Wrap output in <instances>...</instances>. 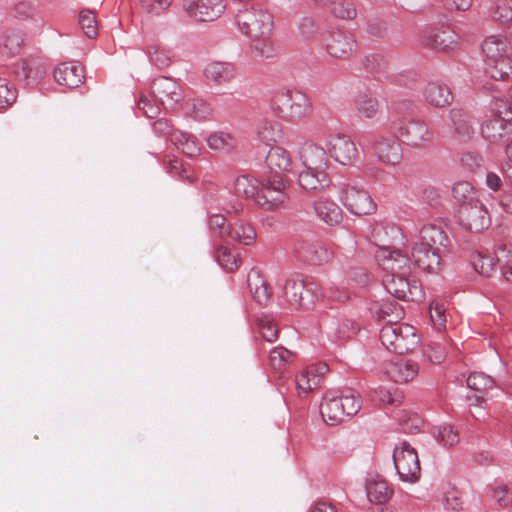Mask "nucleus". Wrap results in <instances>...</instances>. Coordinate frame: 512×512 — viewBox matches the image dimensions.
I'll use <instances>...</instances> for the list:
<instances>
[{
    "label": "nucleus",
    "mask_w": 512,
    "mask_h": 512,
    "mask_svg": "<svg viewBox=\"0 0 512 512\" xmlns=\"http://www.w3.org/2000/svg\"><path fill=\"white\" fill-rule=\"evenodd\" d=\"M393 461L402 482L416 483L421 477L418 453L408 442L403 441L394 448Z\"/></svg>",
    "instance_id": "0eeeda50"
},
{
    "label": "nucleus",
    "mask_w": 512,
    "mask_h": 512,
    "mask_svg": "<svg viewBox=\"0 0 512 512\" xmlns=\"http://www.w3.org/2000/svg\"><path fill=\"white\" fill-rule=\"evenodd\" d=\"M151 92L166 109H175L183 99L182 88L169 77L155 79L151 85Z\"/></svg>",
    "instance_id": "4468645a"
},
{
    "label": "nucleus",
    "mask_w": 512,
    "mask_h": 512,
    "mask_svg": "<svg viewBox=\"0 0 512 512\" xmlns=\"http://www.w3.org/2000/svg\"><path fill=\"white\" fill-rule=\"evenodd\" d=\"M137 108L148 118H155L160 112L158 103L144 94L140 96L137 102Z\"/></svg>",
    "instance_id": "774afa93"
},
{
    "label": "nucleus",
    "mask_w": 512,
    "mask_h": 512,
    "mask_svg": "<svg viewBox=\"0 0 512 512\" xmlns=\"http://www.w3.org/2000/svg\"><path fill=\"white\" fill-rule=\"evenodd\" d=\"M236 22L239 29L249 37L271 35L274 26L273 15L262 7L240 10Z\"/></svg>",
    "instance_id": "39448f33"
},
{
    "label": "nucleus",
    "mask_w": 512,
    "mask_h": 512,
    "mask_svg": "<svg viewBox=\"0 0 512 512\" xmlns=\"http://www.w3.org/2000/svg\"><path fill=\"white\" fill-rule=\"evenodd\" d=\"M394 130L404 144L413 148L428 147L434 139V133L428 124L419 119L399 123Z\"/></svg>",
    "instance_id": "1a4fd4ad"
},
{
    "label": "nucleus",
    "mask_w": 512,
    "mask_h": 512,
    "mask_svg": "<svg viewBox=\"0 0 512 512\" xmlns=\"http://www.w3.org/2000/svg\"><path fill=\"white\" fill-rule=\"evenodd\" d=\"M208 146L216 151H230L236 145L235 138L226 132H214L207 138Z\"/></svg>",
    "instance_id": "de8ad7c7"
},
{
    "label": "nucleus",
    "mask_w": 512,
    "mask_h": 512,
    "mask_svg": "<svg viewBox=\"0 0 512 512\" xmlns=\"http://www.w3.org/2000/svg\"><path fill=\"white\" fill-rule=\"evenodd\" d=\"M173 0H140L142 10L150 15L159 16L172 4Z\"/></svg>",
    "instance_id": "680f3d73"
},
{
    "label": "nucleus",
    "mask_w": 512,
    "mask_h": 512,
    "mask_svg": "<svg viewBox=\"0 0 512 512\" xmlns=\"http://www.w3.org/2000/svg\"><path fill=\"white\" fill-rule=\"evenodd\" d=\"M150 61L157 67L163 68L171 62L170 50L160 47L158 44L151 45L148 49Z\"/></svg>",
    "instance_id": "6e6d98bb"
},
{
    "label": "nucleus",
    "mask_w": 512,
    "mask_h": 512,
    "mask_svg": "<svg viewBox=\"0 0 512 512\" xmlns=\"http://www.w3.org/2000/svg\"><path fill=\"white\" fill-rule=\"evenodd\" d=\"M299 157L305 169L326 172L329 161L326 150L321 146L305 143L299 151Z\"/></svg>",
    "instance_id": "6ab92c4d"
},
{
    "label": "nucleus",
    "mask_w": 512,
    "mask_h": 512,
    "mask_svg": "<svg viewBox=\"0 0 512 512\" xmlns=\"http://www.w3.org/2000/svg\"><path fill=\"white\" fill-rule=\"evenodd\" d=\"M365 489L369 501L376 504L386 503L394 494L392 486L379 475L367 478Z\"/></svg>",
    "instance_id": "393cba45"
},
{
    "label": "nucleus",
    "mask_w": 512,
    "mask_h": 512,
    "mask_svg": "<svg viewBox=\"0 0 512 512\" xmlns=\"http://www.w3.org/2000/svg\"><path fill=\"white\" fill-rule=\"evenodd\" d=\"M172 144L189 157L197 156L201 150L199 141L193 135L182 131L173 135Z\"/></svg>",
    "instance_id": "79ce46f5"
},
{
    "label": "nucleus",
    "mask_w": 512,
    "mask_h": 512,
    "mask_svg": "<svg viewBox=\"0 0 512 512\" xmlns=\"http://www.w3.org/2000/svg\"><path fill=\"white\" fill-rule=\"evenodd\" d=\"M287 180L281 175H275L262 184L256 198V204L266 210L282 207L288 199L285 189Z\"/></svg>",
    "instance_id": "9d476101"
},
{
    "label": "nucleus",
    "mask_w": 512,
    "mask_h": 512,
    "mask_svg": "<svg viewBox=\"0 0 512 512\" xmlns=\"http://www.w3.org/2000/svg\"><path fill=\"white\" fill-rule=\"evenodd\" d=\"M305 290V281L298 278H289L284 285V297L293 306L301 303V295Z\"/></svg>",
    "instance_id": "a18cd8bd"
},
{
    "label": "nucleus",
    "mask_w": 512,
    "mask_h": 512,
    "mask_svg": "<svg viewBox=\"0 0 512 512\" xmlns=\"http://www.w3.org/2000/svg\"><path fill=\"white\" fill-rule=\"evenodd\" d=\"M298 182L305 190H317L328 186L329 177L326 172H317L304 168V170L299 174Z\"/></svg>",
    "instance_id": "4c0bfd02"
},
{
    "label": "nucleus",
    "mask_w": 512,
    "mask_h": 512,
    "mask_svg": "<svg viewBox=\"0 0 512 512\" xmlns=\"http://www.w3.org/2000/svg\"><path fill=\"white\" fill-rule=\"evenodd\" d=\"M424 97L430 105L435 107H445L453 99L449 87L439 82H429L424 90Z\"/></svg>",
    "instance_id": "7c9ffc66"
},
{
    "label": "nucleus",
    "mask_w": 512,
    "mask_h": 512,
    "mask_svg": "<svg viewBox=\"0 0 512 512\" xmlns=\"http://www.w3.org/2000/svg\"><path fill=\"white\" fill-rule=\"evenodd\" d=\"M266 162L268 167L279 172H289L292 168V159L287 150L282 147H272L267 155Z\"/></svg>",
    "instance_id": "c9c22d12"
},
{
    "label": "nucleus",
    "mask_w": 512,
    "mask_h": 512,
    "mask_svg": "<svg viewBox=\"0 0 512 512\" xmlns=\"http://www.w3.org/2000/svg\"><path fill=\"white\" fill-rule=\"evenodd\" d=\"M379 339L388 351L396 354L413 351L420 342L416 329L409 324L400 322L383 326Z\"/></svg>",
    "instance_id": "20e7f679"
},
{
    "label": "nucleus",
    "mask_w": 512,
    "mask_h": 512,
    "mask_svg": "<svg viewBox=\"0 0 512 512\" xmlns=\"http://www.w3.org/2000/svg\"><path fill=\"white\" fill-rule=\"evenodd\" d=\"M452 194L454 199L460 204V207L470 204V202L478 201L474 188L467 181L456 182L453 186Z\"/></svg>",
    "instance_id": "49530a36"
},
{
    "label": "nucleus",
    "mask_w": 512,
    "mask_h": 512,
    "mask_svg": "<svg viewBox=\"0 0 512 512\" xmlns=\"http://www.w3.org/2000/svg\"><path fill=\"white\" fill-rule=\"evenodd\" d=\"M482 136L491 143H499L512 134V122L490 116L481 124Z\"/></svg>",
    "instance_id": "4be33fe9"
},
{
    "label": "nucleus",
    "mask_w": 512,
    "mask_h": 512,
    "mask_svg": "<svg viewBox=\"0 0 512 512\" xmlns=\"http://www.w3.org/2000/svg\"><path fill=\"white\" fill-rule=\"evenodd\" d=\"M418 365L414 361L397 359L385 364V374L396 383H407L418 374Z\"/></svg>",
    "instance_id": "412c9836"
},
{
    "label": "nucleus",
    "mask_w": 512,
    "mask_h": 512,
    "mask_svg": "<svg viewBox=\"0 0 512 512\" xmlns=\"http://www.w3.org/2000/svg\"><path fill=\"white\" fill-rule=\"evenodd\" d=\"M378 265L385 274L411 273L412 263L408 255L390 247H380L375 254Z\"/></svg>",
    "instance_id": "f8f14e48"
},
{
    "label": "nucleus",
    "mask_w": 512,
    "mask_h": 512,
    "mask_svg": "<svg viewBox=\"0 0 512 512\" xmlns=\"http://www.w3.org/2000/svg\"><path fill=\"white\" fill-rule=\"evenodd\" d=\"M79 23L88 38H95L97 36V21L92 11H82L79 15Z\"/></svg>",
    "instance_id": "bf43d9fd"
},
{
    "label": "nucleus",
    "mask_w": 512,
    "mask_h": 512,
    "mask_svg": "<svg viewBox=\"0 0 512 512\" xmlns=\"http://www.w3.org/2000/svg\"><path fill=\"white\" fill-rule=\"evenodd\" d=\"M494 385L493 378L482 372L471 373L467 378V386L475 391H487L492 389Z\"/></svg>",
    "instance_id": "864d4df0"
},
{
    "label": "nucleus",
    "mask_w": 512,
    "mask_h": 512,
    "mask_svg": "<svg viewBox=\"0 0 512 512\" xmlns=\"http://www.w3.org/2000/svg\"><path fill=\"white\" fill-rule=\"evenodd\" d=\"M361 408V399L352 390H345L340 395L328 393L320 406L321 415L326 423L335 425L354 416Z\"/></svg>",
    "instance_id": "7ed1b4c3"
},
{
    "label": "nucleus",
    "mask_w": 512,
    "mask_h": 512,
    "mask_svg": "<svg viewBox=\"0 0 512 512\" xmlns=\"http://www.w3.org/2000/svg\"><path fill=\"white\" fill-rule=\"evenodd\" d=\"M491 116L512 122V105L504 99H495L492 104Z\"/></svg>",
    "instance_id": "69168bd1"
},
{
    "label": "nucleus",
    "mask_w": 512,
    "mask_h": 512,
    "mask_svg": "<svg viewBox=\"0 0 512 512\" xmlns=\"http://www.w3.org/2000/svg\"><path fill=\"white\" fill-rule=\"evenodd\" d=\"M319 32L315 20L311 17H302L297 23V37L302 41L313 40Z\"/></svg>",
    "instance_id": "3c124183"
},
{
    "label": "nucleus",
    "mask_w": 512,
    "mask_h": 512,
    "mask_svg": "<svg viewBox=\"0 0 512 512\" xmlns=\"http://www.w3.org/2000/svg\"><path fill=\"white\" fill-rule=\"evenodd\" d=\"M374 153L384 164L397 165L402 161V147L395 138H380L374 143Z\"/></svg>",
    "instance_id": "b1692460"
},
{
    "label": "nucleus",
    "mask_w": 512,
    "mask_h": 512,
    "mask_svg": "<svg viewBox=\"0 0 512 512\" xmlns=\"http://www.w3.org/2000/svg\"><path fill=\"white\" fill-rule=\"evenodd\" d=\"M424 355L431 363L439 364L445 358V348L439 341H430L426 345Z\"/></svg>",
    "instance_id": "0e129e2a"
},
{
    "label": "nucleus",
    "mask_w": 512,
    "mask_h": 512,
    "mask_svg": "<svg viewBox=\"0 0 512 512\" xmlns=\"http://www.w3.org/2000/svg\"><path fill=\"white\" fill-rule=\"evenodd\" d=\"M313 206L318 218L330 226L338 225L343 219L342 209L330 198L320 197Z\"/></svg>",
    "instance_id": "a878e982"
},
{
    "label": "nucleus",
    "mask_w": 512,
    "mask_h": 512,
    "mask_svg": "<svg viewBox=\"0 0 512 512\" xmlns=\"http://www.w3.org/2000/svg\"><path fill=\"white\" fill-rule=\"evenodd\" d=\"M270 105L276 115L289 121L302 120L312 113V103L309 97L295 90L279 89L275 91Z\"/></svg>",
    "instance_id": "f03ea898"
},
{
    "label": "nucleus",
    "mask_w": 512,
    "mask_h": 512,
    "mask_svg": "<svg viewBox=\"0 0 512 512\" xmlns=\"http://www.w3.org/2000/svg\"><path fill=\"white\" fill-rule=\"evenodd\" d=\"M24 44V34L18 29L7 30L2 39L1 52L6 56L18 55Z\"/></svg>",
    "instance_id": "e433bc0d"
},
{
    "label": "nucleus",
    "mask_w": 512,
    "mask_h": 512,
    "mask_svg": "<svg viewBox=\"0 0 512 512\" xmlns=\"http://www.w3.org/2000/svg\"><path fill=\"white\" fill-rule=\"evenodd\" d=\"M247 284L254 300L260 305H266L271 299L272 291L259 270L251 269L247 275Z\"/></svg>",
    "instance_id": "c85d7f7f"
},
{
    "label": "nucleus",
    "mask_w": 512,
    "mask_h": 512,
    "mask_svg": "<svg viewBox=\"0 0 512 512\" xmlns=\"http://www.w3.org/2000/svg\"><path fill=\"white\" fill-rule=\"evenodd\" d=\"M338 196L344 207L354 215H370L377 209L369 192L357 183H344L339 189Z\"/></svg>",
    "instance_id": "423d86ee"
},
{
    "label": "nucleus",
    "mask_w": 512,
    "mask_h": 512,
    "mask_svg": "<svg viewBox=\"0 0 512 512\" xmlns=\"http://www.w3.org/2000/svg\"><path fill=\"white\" fill-rule=\"evenodd\" d=\"M328 371L325 363L303 368L295 378L296 388L299 396H306L312 392L320 383L322 376Z\"/></svg>",
    "instance_id": "f3484780"
},
{
    "label": "nucleus",
    "mask_w": 512,
    "mask_h": 512,
    "mask_svg": "<svg viewBox=\"0 0 512 512\" xmlns=\"http://www.w3.org/2000/svg\"><path fill=\"white\" fill-rule=\"evenodd\" d=\"M324 297L323 288L314 281H305V290L301 295V303L298 308L309 309L315 305L317 301Z\"/></svg>",
    "instance_id": "c03bdc74"
},
{
    "label": "nucleus",
    "mask_w": 512,
    "mask_h": 512,
    "mask_svg": "<svg viewBox=\"0 0 512 512\" xmlns=\"http://www.w3.org/2000/svg\"><path fill=\"white\" fill-rule=\"evenodd\" d=\"M183 8L190 18L210 22L224 13L226 4L224 0H184Z\"/></svg>",
    "instance_id": "9b49d317"
},
{
    "label": "nucleus",
    "mask_w": 512,
    "mask_h": 512,
    "mask_svg": "<svg viewBox=\"0 0 512 512\" xmlns=\"http://www.w3.org/2000/svg\"><path fill=\"white\" fill-rule=\"evenodd\" d=\"M298 257L311 264L327 262L331 252L318 243H301L296 250Z\"/></svg>",
    "instance_id": "2f4dec72"
},
{
    "label": "nucleus",
    "mask_w": 512,
    "mask_h": 512,
    "mask_svg": "<svg viewBox=\"0 0 512 512\" xmlns=\"http://www.w3.org/2000/svg\"><path fill=\"white\" fill-rule=\"evenodd\" d=\"M231 241L239 242L243 245H251L256 239L255 229L248 223L236 222L228 231V238Z\"/></svg>",
    "instance_id": "a19ab883"
},
{
    "label": "nucleus",
    "mask_w": 512,
    "mask_h": 512,
    "mask_svg": "<svg viewBox=\"0 0 512 512\" xmlns=\"http://www.w3.org/2000/svg\"><path fill=\"white\" fill-rule=\"evenodd\" d=\"M448 243L449 239L447 234L441 226L427 223L421 227L415 245L441 250V248H445Z\"/></svg>",
    "instance_id": "5701e85b"
},
{
    "label": "nucleus",
    "mask_w": 512,
    "mask_h": 512,
    "mask_svg": "<svg viewBox=\"0 0 512 512\" xmlns=\"http://www.w3.org/2000/svg\"><path fill=\"white\" fill-rule=\"evenodd\" d=\"M370 310L377 320H384L387 324L399 323L404 316V309L394 300H383L381 303H374Z\"/></svg>",
    "instance_id": "c756f323"
},
{
    "label": "nucleus",
    "mask_w": 512,
    "mask_h": 512,
    "mask_svg": "<svg viewBox=\"0 0 512 512\" xmlns=\"http://www.w3.org/2000/svg\"><path fill=\"white\" fill-rule=\"evenodd\" d=\"M258 328L262 337L268 341L273 342L278 338V327L273 319L268 316H263L258 319Z\"/></svg>",
    "instance_id": "13d9d810"
},
{
    "label": "nucleus",
    "mask_w": 512,
    "mask_h": 512,
    "mask_svg": "<svg viewBox=\"0 0 512 512\" xmlns=\"http://www.w3.org/2000/svg\"><path fill=\"white\" fill-rule=\"evenodd\" d=\"M459 222L471 232H480L490 224L487 209L479 200L465 204L459 209Z\"/></svg>",
    "instance_id": "ddd939ff"
},
{
    "label": "nucleus",
    "mask_w": 512,
    "mask_h": 512,
    "mask_svg": "<svg viewBox=\"0 0 512 512\" xmlns=\"http://www.w3.org/2000/svg\"><path fill=\"white\" fill-rule=\"evenodd\" d=\"M486 57V73L495 80H506L512 75L511 45L502 35H491L482 42Z\"/></svg>",
    "instance_id": "f257e3e1"
},
{
    "label": "nucleus",
    "mask_w": 512,
    "mask_h": 512,
    "mask_svg": "<svg viewBox=\"0 0 512 512\" xmlns=\"http://www.w3.org/2000/svg\"><path fill=\"white\" fill-rule=\"evenodd\" d=\"M326 147L330 156L342 165L353 164L358 157L356 145L347 135L330 136Z\"/></svg>",
    "instance_id": "2eb2a0df"
},
{
    "label": "nucleus",
    "mask_w": 512,
    "mask_h": 512,
    "mask_svg": "<svg viewBox=\"0 0 512 512\" xmlns=\"http://www.w3.org/2000/svg\"><path fill=\"white\" fill-rule=\"evenodd\" d=\"M84 69L76 62H63L54 70V79L59 85L68 88L79 87L84 80Z\"/></svg>",
    "instance_id": "aec40b11"
},
{
    "label": "nucleus",
    "mask_w": 512,
    "mask_h": 512,
    "mask_svg": "<svg viewBox=\"0 0 512 512\" xmlns=\"http://www.w3.org/2000/svg\"><path fill=\"white\" fill-rule=\"evenodd\" d=\"M499 258L494 255H484L479 253L473 260L475 270L484 276H489L496 268Z\"/></svg>",
    "instance_id": "5fc2aeb1"
},
{
    "label": "nucleus",
    "mask_w": 512,
    "mask_h": 512,
    "mask_svg": "<svg viewBox=\"0 0 512 512\" xmlns=\"http://www.w3.org/2000/svg\"><path fill=\"white\" fill-rule=\"evenodd\" d=\"M17 90L6 79L0 78V108L12 105L17 99Z\"/></svg>",
    "instance_id": "052dcab7"
},
{
    "label": "nucleus",
    "mask_w": 512,
    "mask_h": 512,
    "mask_svg": "<svg viewBox=\"0 0 512 512\" xmlns=\"http://www.w3.org/2000/svg\"><path fill=\"white\" fill-rule=\"evenodd\" d=\"M355 110L359 116L373 119L380 111L379 101L372 94H360L355 100Z\"/></svg>",
    "instance_id": "ea45409f"
},
{
    "label": "nucleus",
    "mask_w": 512,
    "mask_h": 512,
    "mask_svg": "<svg viewBox=\"0 0 512 512\" xmlns=\"http://www.w3.org/2000/svg\"><path fill=\"white\" fill-rule=\"evenodd\" d=\"M232 189L235 195L247 199L253 198L255 202L257 195L259 194L257 180L247 175L237 177L233 183Z\"/></svg>",
    "instance_id": "37998d69"
},
{
    "label": "nucleus",
    "mask_w": 512,
    "mask_h": 512,
    "mask_svg": "<svg viewBox=\"0 0 512 512\" xmlns=\"http://www.w3.org/2000/svg\"><path fill=\"white\" fill-rule=\"evenodd\" d=\"M331 334L335 339H348L351 338L357 331V326L350 319H342L337 322H333L330 327Z\"/></svg>",
    "instance_id": "603ef678"
},
{
    "label": "nucleus",
    "mask_w": 512,
    "mask_h": 512,
    "mask_svg": "<svg viewBox=\"0 0 512 512\" xmlns=\"http://www.w3.org/2000/svg\"><path fill=\"white\" fill-rule=\"evenodd\" d=\"M383 285L388 293L403 301H417L422 298V287L411 273L385 274Z\"/></svg>",
    "instance_id": "6e6552de"
},
{
    "label": "nucleus",
    "mask_w": 512,
    "mask_h": 512,
    "mask_svg": "<svg viewBox=\"0 0 512 512\" xmlns=\"http://www.w3.org/2000/svg\"><path fill=\"white\" fill-rule=\"evenodd\" d=\"M423 43L430 49L450 51L458 46L459 36L450 27H443L429 31L424 36Z\"/></svg>",
    "instance_id": "a211bd4d"
},
{
    "label": "nucleus",
    "mask_w": 512,
    "mask_h": 512,
    "mask_svg": "<svg viewBox=\"0 0 512 512\" xmlns=\"http://www.w3.org/2000/svg\"><path fill=\"white\" fill-rule=\"evenodd\" d=\"M216 259L218 263L228 271L238 268V259L227 247H219L216 251Z\"/></svg>",
    "instance_id": "e2e57ef3"
},
{
    "label": "nucleus",
    "mask_w": 512,
    "mask_h": 512,
    "mask_svg": "<svg viewBox=\"0 0 512 512\" xmlns=\"http://www.w3.org/2000/svg\"><path fill=\"white\" fill-rule=\"evenodd\" d=\"M451 120L454 126V135L459 141H467L474 134L469 115L460 110L453 109L450 112Z\"/></svg>",
    "instance_id": "473e14b6"
},
{
    "label": "nucleus",
    "mask_w": 512,
    "mask_h": 512,
    "mask_svg": "<svg viewBox=\"0 0 512 512\" xmlns=\"http://www.w3.org/2000/svg\"><path fill=\"white\" fill-rule=\"evenodd\" d=\"M256 136L259 141L271 146L281 137V127L276 121L261 119L256 125Z\"/></svg>",
    "instance_id": "f704fd0d"
},
{
    "label": "nucleus",
    "mask_w": 512,
    "mask_h": 512,
    "mask_svg": "<svg viewBox=\"0 0 512 512\" xmlns=\"http://www.w3.org/2000/svg\"><path fill=\"white\" fill-rule=\"evenodd\" d=\"M206 79L217 85L232 81L236 76V68L230 62L213 61L204 69Z\"/></svg>",
    "instance_id": "bb28decb"
},
{
    "label": "nucleus",
    "mask_w": 512,
    "mask_h": 512,
    "mask_svg": "<svg viewBox=\"0 0 512 512\" xmlns=\"http://www.w3.org/2000/svg\"><path fill=\"white\" fill-rule=\"evenodd\" d=\"M293 357V353L283 346L273 348L269 353V365L273 373L280 377Z\"/></svg>",
    "instance_id": "58836bf2"
},
{
    "label": "nucleus",
    "mask_w": 512,
    "mask_h": 512,
    "mask_svg": "<svg viewBox=\"0 0 512 512\" xmlns=\"http://www.w3.org/2000/svg\"><path fill=\"white\" fill-rule=\"evenodd\" d=\"M436 439L444 446H454L459 442V433L450 424H443L438 427Z\"/></svg>",
    "instance_id": "4d7b16f0"
},
{
    "label": "nucleus",
    "mask_w": 512,
    "mask_h": 512,
    "mask_svg": "<svg viewBox=\"0 0 512 512\" xmlns=\"http://www.w3.org/2000/svg\"><path fill=\"white\" fill-rule=\"evenodd\" d=\"M356 40L350 33L335 31L330 34L326 50L331 57L347 59L356 51Z\"/></svg>",
    "instance_id": "dca6fc26"
},
{
    "label": "nucleus",
    "mask_w": 512,
    "mask_h": 512,
    "mask_svg": "<svg viewBox=\"0 0 512 512\" xmlns=\"http://www.w3.org/2000/svg\"><path fill=\"white\" fill-rule=\"evenodd\" d=\"M492 17L500 22H506L512 18V1L497 0L492 11Z\"/></svg>",
    "instance_id": "338daca9"
},
{
    "label": "nucleus",
    "mask_w": 512,
    "mask_h": 512,
    "mask_svg": "<svg viewBox=\"0 0 512 512\" xmlns=\"http://www.w3.org/2000/svg\"><path fill=\"white\" fill-rule=\"evenodd\" d=\"M330 11L336 18L342 20H353L357 16L356 7L350 0H333Z\"/></svg>",
    "instance_id": "09e8293b"
},
{
    "label": "nucleus",
    "mask_w": 512,
    "mask_h": 512,
    "mask_svg": "<svg viewBox=\"0 0 512 512\" xmlns=\"http://www.w3.org/2000/svg\"><path fill=\"white\" fill-rule=\"evenodd\" d=\"M412 256L415 264L428 272H434L440 267V249H432L430 247H422L414 244L412 247Z\"/></svg>",
    "instance_id": "cd10ccee"
},
{
    "label": "nucleus",
    "mask_w": 512,
    "mask_h": 512,
    "mask_svg": "<svg viewBox=\"0 0 512 512\" xmlns=\"http://www.w3.org/2000/svg\"><path fill=\"white\" fill-rule=\"evenodd\" d=\"M250 53L259 60L273 58L276 53V47L271 39V35L250 37Z\"/></svg>",
    "instance_id": "72a5a7b5"
},
{
    "label": "nucleus",
    "mask_w": 512,
    "mask_h": 512,
    "mask_svg": "<svg viewBox=\"0 0 512 512\" xmlns=\"http://www.w3.org/2000/svg\"><path fill=\"white\" fill-rule=\"evenodd\" d=\"M430 319L436 330L442 331L447 322V306L444 302L433 301L429 306Z\"/></svg>",
    "instance_id": "8fccbe9b"
}]
</instances>
